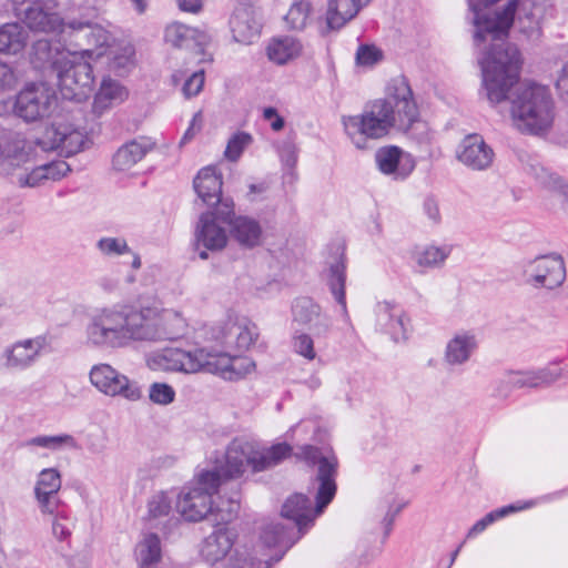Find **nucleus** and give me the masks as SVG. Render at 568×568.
<instances>
[{
	"label": "nucleus",
	"mask_w": 568,
	"mask_h": 568,
	"mask_svg": "<svg viewBox=\"0 0 568 568\" xmlns=\"http://www.w3.org/2000/svg\"><path fill=\"white\" fill-rule=\"evenodd\" d=\"M149 399L156 405L166 406L174 402L175 390L166 383L155 382L149 387Z\"/></svg>",
	"instance_id": "nucleus-50"
},
{
	"label": "nucleus",
	"mask_w": 568,
	"mask_h": 568,
	"mask_svg": "<svg viewBox=\"0 0 568 568\" xmlns=\"http://www.w3.org/2000/svg\"><path fill=\"white\" fill-rule=\"evenodd\" d=\"M106 54L110 57V70L123 74L133 63L134 50L131 45H116L114 42L108 49Z\"/></svg>",
	"instance_id": "nucleus-44"
},
{
	"label": "nucleus",
	"mask_w": 568,
	"mask_h": 568,
	"mask_svg": "<svg viewBox=\"0 0 568 568\" xmlns=\"http://www.w3.org/2000/svg\"><path fill=\"white\" fill-rule=\"evenodd\" d=\"M534 505L532 501L524 503V504H516V505H508L505 507H501L499 509H496L494 511H490L485 517H483L480 520L474 524V526L468 531V537L478 535L483 532L489 525L495 523L497 519H500L511 513L523 510L526 508H529Z\"/></svg>",
	"instance_id": "nucleus-45"
},
{
	"label": "nucleus",
	"mask_w": 568,
	"mask_h": 568,
	"mask_svg": "<svg viewBox=\"0 0 568 568\" xmlns=\"http://www.w3.org/2000/svg\"><path fill=\"white\" fill-rule=\"evenodd\" d=\"M3 138L4 134L0 131V174H11L16 169L34 161V142L14 139L3 145Z\"/></svg>",
	"instance_id": "nucleus-17"
},
{
	"label": "nucleus",
	"mask_w": 568,
	"mask_h": 568,
	"mask_svg": "<svg viewBox=\"0 0 568 568\" xmlns=\"http://www.w3.org/2000/svg\"><path fill=\"white\" fill-rule=\"evenodd\" d=\"M312 11V4L307 0L295 1L284 17L286 26L297 31L305 29L311 20Z\"/></svg>",
	"instance_id": "nucleus-43"
},
{
	"label": "nucleus",
	"mask_w": 568,
	"mask_h": 568,
	"mask_svg": "<svg viewBox=\"0 0 568 568\" xmlns=\"http://www.w3.org/2000/svg\"><path fill=\"white\" fill-rule=\"evenodd\" d=\"M196 357L200 362V371L203 369L209 373L220 375L224 379L232 376L230 374V364L233 356L227 353H216L205 348H197Z\"/></svg>",
	"instance_id": "nucleus-36"
},
{
	"label": "nucleus",
	"mask_w": 568,
	"mask_h": 568,
	"mask_svg": "<svg viewBox=\"0 0 568 568\" xmlns=\"http://www.w3.org/2000/svg\"><path fill=\"white\" fill-rule=\"evenodd\" d=\"M145 365L153 372L193 374L200 371L195 351L179 347H164L145 356Z\"/></svg>",
	"instance_id": "nucleus-11"
},
{
	"label": "nucleus",
	"mask_w": 568,
	"mask_h": 568,
	"mask_svg": "<svg viewBox=\"0 0 568 568\" xmlns=\"http://www.w3.org/2000/svg\"><path fill=\"white\" fill-rule=\"evenodd\" d=\"M63 37H68L72 51L89 60L105 55L113 43L112 34L104 27L83 20L69 21Z\"/></svg>",
	"instance_id": "nucleus-7"
},
{
	"label": "nucleus",
	"mask_w": 568,
	"mask_h": 568,
	"mask_svg": "<svg viewBox=\"0 0 568 568\" xmlns=\"http://www.w3.org/2000/svg\"><path fill=\"white\" fill-rule=\"evenodd\" d=\"M65 123H54L51 126L45 128L43 136L38 139L36 144L41 150H55L61 149L63 144V136L65 135Z\"/></svg>",
	"instance_id": "nucleus-47"
},
{
	"label": "nucleus",
	"mask_w": 568,
	"mask_h": 568,
	"mask_svg": "<svg viewBox=\"0 0 568 568\" xmlns=\"http://www.w3.org/2000/svg\"><path fill=\"white\" fill-rule=\"evenodd\" d=\"M89 59L69 50L54 62V73L61 95L67 100L82 101L92 91L94 75Z\"/></svg>",
	"instance_id": "nucleus-5"
},
{
	"label": "nucleus",
	"mask_w": 568,
	"mask_h": 568,
	"mask_svg": "<svg viewBox=\"0 0 568 568\" xmlns=\"http://www.w3.org/2000/svg\"><path fill=\"white\" fill-rule=\"evenodd\" d=\"M89 381L99 393L108 397L128 402H138L143 397L142 387L136 381L108 363L93 365L89 372Z\"/></svg>",
	"instance_id": "nucleus-8"
},
{
	"label": "nucleus",
	"mask_w": 568,
	"mask_h": 568,
	"mask_svg": "<svg viewBox=\"0 0 568 568\" xmlns=\"http://www.w3.org/2000/svg\"><path fill=\"white\" fill-rule=\"evenodd\" d=\"M64 129L65 135L63 136V144L61 150L69 155L82 151L88 142L85 133L69 123H65Z\"/></svg>",
	"instance_id": "nucleus-48"
},
{
	"label": "nucleus",
	"mask_w": 568,
	"mask_h": 568,
	"mask_svg": "<svg viewBox=\"0 0 568 568\" xmlns=\"http://www.w3.org/2000/svg\"><path fill=\"white\" fill-rule=\"evenodd\" d=\"M26 447H41L51 452H58L64 448L78 450L80 445L78 440L70 434L59 435H40L28 439Z\"/></svg>",
	"instance_id": "nucleus-40"
},
{
	"label": "nucleus",
	"mask_w": 568,
	"mask_h": 568,
	"mask_svg": "<svg viewBox=\"0 0 568 568\" xmlns=\"http://www.w3.org/2000/svg\"><path fill=\"white\" fill-rule=\"evenodd\" d=\"M202 128V114L201 112H197L194 114L192 122L189 126V129L185 131L184 135L181 139L180 144H185L189 141H191L194 135L201 130Z\"/></svg>",
	"instance_id": "nucleus-63"
},
{
	"label": "nucleus",
	"mask_w": 568,
	"mask_h": 568,
	"mask_svg": "<svg viewBox=\"0 0 568 568\" xmlns=\"http://www.w3.org/2000/svg\"><path fill=\"white\" fill-rule=\"evenodd\" d=\"M230 227L232 236L242 247L253 248L262 242V226L252 217L236 216L230 222Z\"/></svg>",
	"instance_id": "nucleus-30"
},
{
	"label": "nucleus",
	"mask_w": 568,
	"mask_h": 568,
	"mask_svg": "<svg viewBox=\"0 0 568 568\" xmlns=\"http://www.w3.org/2000/svg\"><path fill=\"white\" fill-rule=\"evenodd\" d=\"M229 23L233 39L239 43L248 44L258 34L253 10L245 3H239L234 8Z\"/></svg>",
	"instance_id": "nucleus-28"
},
{
	"label": "nucleus",
	"mask_w": 568,
	"mask_h": 568,
	"mask_svg": "<svg viewBox=\"0 0 568 568\" xmlns=\"http://www.w3.org/2000/svg\"><path fill=\"white\" fill-rule=\"evenodd\" d=\"M129 97L128 90L118 81L104 78L94 97L93 108L102 113L106 109L124 102Z\"/></svg>",
	"instance_id": "nucleus-32"
},
{
	"label": "nucleus",
	"mask_w": 568,
	"mask_h": 568,
	"mask_svg": "<svg viewBox=\"0 0 568 568\" xmlns=\"http://www.w3.org/2000/svg\"><path fill=\"white\" fill-rule=\"evenodd\" d=\"M295 457L315 467L308 491L315 498V506L304 494H294L288 497L283 507L282 516L294 521L300 532L311 525L333 500L337 490L336 478L338 474V458L331 448L312 445L302 446Z\"/></svg>",
	"instance_id": "nucleus-4"
},
{
	"label": "nucleus",
	"mask_w": 568,
	"mask_h": 568,
	"mask_svg": "<svg viewBox=\"0 0 568 568\" xmlns=\"http://www.w3.org/2000/svg\"><path fill=\"white\" fill-rule=\"evenodd\" d=\"M69 50H71V48H69L68 43L61 48L59 43H52L48 39H40L32 45V57L33 61L38 63L39 67L49 64L54 71V62L59 60V58L65 57Z\"/></svg>",
	"instance_id": "nucleus-38"
},
{
	"label": "nucleus",
	"mask_w": 568,
	"mask_h": 568,
	"mask_svg": "<svg viewBox=\"0 0 568 568\" xmlns=\"http://www.w3.org/2000/svg\"><path fill=\"white\" fill-rule=\"evenodd\" d=\"M280 156L286 166L293 168L297 162V148L290 141L284 142L280 148Z\"/></svg>",
	"instance_id": "nucleus-61"
},
{
	"label": "nucleus",
	"mask_w": 568,
	"mask_h": 568,
	"mask_svg": "<svg viewBox=\"0 0 568 568\" xmlns=\"http://www.w3.org/2000/svg\"><path fill=\"white\" fill-rule=\"evenodd\" d=\"M57 103L53 90L43 83L30 84L16 98L14 113L26 122L49 116Z\"/></svg>",
	"instance_id": "nucleus-9"
},
{
	"label": "nucleus",
	"mask_w": 568,
	"mask_h": 568,
	"mask_svg": "<svg viewBox=\"0 0 568 568\" xmlns=\"http://www.w3.org/2000/svg\"><path fill=\"white\" fill-rule=\"evenodd\" d=\"M375 161L378 170L395 180L407 178L415 169V160L397 146H384L376 151Z\"/></svg>",
	"instance_id": "nucleus-22"
},
{
	"label": "nucleus",
	"mask_w": 568,
	"mask_h": 568,
	"mask_svg": "<svg viewBox=\"0 0 568 568\" xmlns=\"http://www.w3.org/2000/svg\"><path fill=\"white\" fill-rule=\"evenodd\" d=\"M257 337L256 325L246 320L227 321L222 326L215 327L213 333V338L224 345L225 348L239 352L248 349Z\"/></svg>",
	"instance_id": "nucleus-16"
},
{
	"label": "nucleus",
	"mask_w": 568,
	"mask_h": 568,
	"mask_svg": "<svg viewBox=\"0 0 568 568\" xmlns=\"http://www.w3.org/2000/svg\"><path fill=\"white\" fill-rule=\"evenodd\" d=\"M231 211L206 212L201 214L195 230L196 247L210 251H220L226 246L227 235L223 226L217 223V215L226 217Z\"/></svg>",
	"instance_id": "nucleus-18"
},
{
	"label": "nucleus",
	"mask_w": 568,
	"mask_h": 568,
	"mask_svg": "<svg viewBox=\"0 0 568 568\" xmlns=\"http://www.w3.org/2000/svg\"><path fill=\"white\" fill-rule=\"evenodd\" d=\"M221 486L220 474L201 471L179 495L176 510L186 521H201L213 510L212 497Z\"/></svg>",
	"instance_id": "nucleus-6"
},
{
	"label": "nucleus",
	"mask_w": 568,
	"mask_h": 568,
	"mask_svg": "<svg viewBox=\"0 0 568 568\" xmlns=\"http://www.w3.org/2000/svg\"><path fill=\"white\" fill-rule=\"evenodd\" d=\"M478 342L471 331H459L447 342L444 352V363L449 367L465 365L476 352Z\"/></svg>",
	"instance_id": "nucleus-25"
},
{
	"label": "nucleus",
	"mask_w": 568,
	"mask_h": 568,
	"mask_svg": "<svg viewBox=\"0 0 568 568\" xmlns=\"http://www.w3.org/2000/svg\"><path fill=\"white\" fill-rule=\"evenodd\" d=\"M255 368V363L243 356H233L230 364V374L232 376L226 377L229 381H237L250 374Z\"/></svg>",
	"instance_id": "nucleus-53"
},
{
	"label": "nucleus",
	"mask_w": 568,
	"mask_h": 568,
	"mask_svg": "<svg viewBox=\"0 0 568 568\" xmlns=\"http://www.w3.org/2000/svg\"><path fill=\"white\" fill-rule=\"evenodd\" d=\"M28 32L18 22L4 23L0 27V52L16 54L24 49Z\"/></svg>",
	"instance_id": "nucleus-35"
},
{
	"label": "nucleus",
	"mask_w": 568,
	"mask_h": 568,
	"mask_svg": "<svg viewBox=\"0 0 568 568\" xmlns=\"http://www.w3.org/2000/svg\"><path fill=\"white\" fill-rule=\"evenodd\" d=\"M135 556L140 568H152L162 557L161 540L155 534L145 535L136 545Z\"/></svg>",
	"instance_id": "nucleus-39"
},
{
	"label": "nucleus",
	"mask_w": 568,
	"mask_h": 568,
	"mask_svg": "<svg viewBox=\"0 0 568 568\" xmlns=\"http://www.w3.org/2000/svg\"><path fill=\"white\" fill-rule=\"evenodd\" d=\"M182 312L158 306L111 305L95 308L84 328L85 343L98 349H120L132 343L174 342L187 334Z\"/></svg>",
	"instance_id": "nucleus-1"
},
{
	"label": "nucleus",
	"mask_w": 568,
	"mask_h": 568,
	"mask_svg": "<svg viewBox=\"0 0 568 568\" xmlns=\"http://www.w3.org/2000/svg\"><path fill=\"white\" fill-rule=\"evenodd\" d=\"M97 248L103 256L106 257H115L132 253L126 240L123 237H101L97 242Z\"/></svg>",
	"instance_id": "nucleus-49"
},
{
	"label": "nucleus",
	"mask_w": 568,
	"mask_h": 568,
	"mask_svg": "<svg viewBox=\"0 0 568 568\" xmlns=\"http://www.w3.org/2000/svg\"><path fill=\"white\" fill-rule=\"evenodd\" d=\"M204 84V72L196 71L191 77H189L182 88L183 94L186 98L194 97L199 94Z\"/></svg>",
	"instance_id": "nucleus-56"
},
{
	"label": "nucleus",
	"mask_w": 568,
	"mask_h": 568,
	"mask_svg": "<svg viewBox=\"0 0 568 568\" xmlns=\"http://www.w3.org/2000/svg\"><path fill=\"white\" fill-rule=\"evenodd\" d=\"M483 88L488 101L496 105L510 103L514 128L525 134H540L554 121V101L546 87L517 83L521 65L520 52L508 45L505 51L485 52L479 59Z\"/></svg>",
	"instance_id": "nucleus-2"
},
{
	"label": "nucleus",
	"mask_w": 568,
	"mask_h": 568,
	"mask_svg": "<svg viewBox=\"0 0 568 568\" xmlns=\"http://www.w3.org/2000/svg\"><path fill=\"white\" fill-rule=\"evenodd\" d=\"M45 182L42 164L33 168L29 173L20 174L18 183L21 186H39Z\"/></svg>",
	"instance_id": "nucleus-58"
},
{
	"label": "nucleus",
	"mask_w": 568,
	"mask_h": 568,
	"mask_svg": "<svg viewBox=\"0 0 568 568\" xmlns=\"http://www.w3.org/2000/svg\"><path fill=\"white\" fill-rule=\"evenodd\" d=\"M381 59V51L373 45H361L356 52V61L361 65H372Z\"/></svg>",
	"instance_id": "nucleus-60"
},
{
	"label": "nucleus",
	"mask_w": 568,
	"mask_h": 568,
	"mask_svg": "<svg viewBox=\"0 0 568 568\" xmlns=\"http://www.w3.org/2000/svg\"><path fill=\"white\" fill-rule=\"evenodd\" d=\"M47 345L44 336L18 341L3 353L4 366L10 369H26L32 366Z\"/></svg>",
	"instance_id": "nucleus-20"
},
{
	"label": "nucleus",
	"mask_w": 568,
	"mask_h": 568,
	"mask_svg": "<svg viewBox=\"0 0 568 568\" xmlns=\"http://www.w3.org/2000/svg\"><path fill=\"white\" fill-rule=\"evenodd\" d=\"M154 142L149 138L134 139L123 144L113 155V169L120 172L131 170L154 149Z\"/></svg>",
	"instance_id": "nucleus-27"
},
{
	"label": "nucleus",
	"mask_w": 568,
	"mask_h": 568,
	"mask_svg": "<svg viewBox=\"0 0 568 568\" xmlns=\"http://www.w3.org/2000/svg\"><path fill=\"white\" fill-rule=\"evenodd\" d=\"M252 136L246 132L235 133L227 142L224 155L230 161H237L243 151L251 144Z\"/></svg>",
	"instance_id": "nucleus-51"
},
{
	"label": "nucleus",
	"mask_w": 568,
	"mask_h": 568,
	"mask_svg": "<svg viewBox=\"0 0 568 568\" xmlns=\"http://www.w3.org/2000/svg\"><path fill=\"white\" fill-rule=\"evenodd\" d=\"M257 465L256 446L243 439H234L226 448L224 463L212 471L220 474L222 484L225 479L241 477L247 469L257 473Z\"/></svg>",
	"instance_id": "nucleus-12"
},
{
	"label": "nucleus",
	"mask_w": 568,
	"mask_h": 568,
	"mask_svg": "<svg viewBox=\"0 0 568 568\" xmlns=\"http://www.w3.org/2000/svg\"><path fill=\"white\" fill-rule=\"evenodd\" d=\"M293 347L298 355L308 361L316 357L313 338L306 333H300L293 337Z\"/></svg>",
	"instance_id": "nucleus-54"
},
{
	"label": "nucleus",
	"mask_w": 568,
	"mask_h": 568,
	"mask_svg": "<svg viewBox=\"0 0 568 568\" xmlns=\"http://www.w3.org/2000/svg\"><path fill=\"white\" fill-rule=\"evenodd\" d=\"M261 539L267 547H280L285 550L295 542L288 536V529L282 524L267 525L261 535Z\"/></svg>",
	"instance_id": "nucleus-46"
},
{
	"label": "nucleus",
	"mask_w": 568,
	"mask_h": 568,
	"mask_svg": "<svg viewBox=\"0 0 568 568\" xmlns=\"http://www.w3.org/2000/svg\"><path fill=\"white\" fill-rule=\"evenodd\" d=\"M23 23L34 32H60L65 33L67 23L44 1L31 2L22 13Z\"/></svg>",
	"instance_id": "nucleus-19"
},
{
	"label": "nucleus",
	"mask_w": 568,
	"mask_h": 568,
	"mask_svg": "<svg viewBox=\"0 0 568 568\" xmlns=\"http://www.w3.org/2000/svg\"><path fill=\"white\" fill-rule=\"evenodd\" d=\"M456 158L473 171H486L493 166L496 154L480 134L473 133L460 141Z\"/></svg>",
	"instance_id": "nucleus-13"
},
{
	"label": "nucleus",
	"mask_w": 568,
	"mask_h": 568,
	"mask_svg": "<svg viewBox=\"0 0 568 568\" xmlns=\"http://www.w3.org/2000/svg\"><path fill=\"white\" fill-rule=\"evenodd\" d=\"M61 474L57 468H44L38 474L34 496L43 514H54L60 505Z\"/></svg>",
	"instance_id": "nucleus-23"
},
{
	"label": "nucleus",
	"mask_w": 568,
	"mask_h": 568,
	"mask_svg": "<svg viewBox=\"0 0 568 568\" xmlns=\"http://www.w3.org/2000/svg\"><path fill=\"white\" fill-rule=\"evenodd\" d=\"M164 39L171 45L179 49L194 50L203 53L204 48L211 42V36L196 28L185 26L181 22H172L165 28Z\"/></svg>",
	"instance_id": "nucleus-24"
},
{
	"label": "nucleus",
	"mask_w": 568,
	"mask_h": 568,
	"mask_svg": "<svg viewBox=\"0 0 568 568\" xmlns=\"http://www.w3.org/2000/svg\"><path fill=\"white\" fill-rule=\"evenodd\" d=\"M398 129L406 131L412 138L416 139L419 143H429L430 133L426 122L418 120V110L408 125L398 126Z\"/></svg>",
	"instance_id": "nucleus-52"
},
{
	"label": "nucleus",
	"mask_w": 568,
	"mask_h": 568,
	"mask_svg": "<svg viewBox=\"0 0 568 568\" xmlns=\"http://www.w3.org/2000/svg\"><path fill=\"white\" fill-rule=\"evenodd\" d=\"M194 190L197 196L209 206L222 202V178L212 166L202 169L194 179Z\"/></svg>",
	"instance_id": "nucleus-29"
},
{
	"label": "nucleus",
	"mask_w": 568,
	"mask_h": 568,
	"mask_svg": "<svg viewBox=\"0 0 568 568\" xmlns=\"http://www.w3.org/2000/svg\"><path fill=\"white\" fill-rule=\"evenodd\" d=\"M562 378H568V371L559 363H549L537 369L511 371L506 374V382L519 388H547Z\"/></svg>",
	"instance_id": "nucleus-14"
},
{
	"label": "nucleus",
	"mask_w": 568,
	"mask_h": 568,
	"mask_svg": "<svg viewBox=\"0 0 568 568\" xmlns=\"http://www.w3.org/2000/svg\"><path fill=\"white\" fill-rule=\"evenodd\" d=\"M346 266L343 256L341 255L334 262L329 264L325 281L333 294L335 301L342 306L343 311L346 312V298H345V281H346Z\"/></svg>",
	"instance_id": "nucleus-37"
},
{
	"label": "nucleus",
	"mask_w": 568,
	"mask_h": 568,
	"mask_svg": "<svg viewBox=\"0 0 568 568\" xmlns=\"http://www.w3.org/2000/svg\"><path fill=\"white\" fill-rule=\"evenodd\" d=\"M293 322L307 328L315 336H325L332 326L331 317L310 297H298L292 304Z\"/></svg>",
	"instance_id": "nucleus-15"
},
{
	"label": "nucleus",
	"mask_w": 568,
	"mask_h": 568,
	"mask_svg": "<svg viewBox=\"0 0 568 568\" xmlns=\"http://www.w3.org/2000/svg\"><path fill=\"white\" fill-rule=\"evenodd\" d=\"M52 534L53 536L62 541L70 537L71 535V524L70 519L63 515L58 514L52 521Z\"/></svg>",
	"instance_id": "nucleus-57"
},
{
	"label": "nucleus",
	"mask_w": 568,
	"mask_h": 568,
	"mask_svg": "<svg viewBox=\"0 0 568 568\" xmlns=\"http://www.w3.org/2000/svg\"><path fill=\"white\" fill-rule=\"evenodd\" d=\"M178 8L187 13L197 14L203 10L204 0H175Z\"/></svg>",
	"instance_id": "nucleus-64"
},
{
	"label": "nucleus",
	"mask_w": 568,
	"mask_h": 568,
	"mask_svg": "<svg viewBox=\"0 0 568 568\" xmlns=\"http://www.w3.org/2000/svg\"><path fill=\"white\" fill-rule=\"evenodd\" d=\"M303 50L301 41L291 36L274 38L267 45V57L276 64H285L297 58Z\"/></svg>",
	"instance_id": "nucleus-34"
},
{
	"label": "nucleus",
	"mask_w": 568,
	"mask_h": 568,
	"mask_svg": "<svg viewBox=\"0 0 568 568\" xmlns=\"http://www.w3.org/2000/svg\"><path fill=\"white\" fill-rule=\"evenodd\" d=\"M375 313L376 325L381 332L389 335L395 343L407 339L409 320L402 308L388 302H379Z\"/></svg>",
	"instance_id": "nucleus-21"
},
{
	"label": "nucleus",
	"mask_w": 568,
	"mask_h": 568,
	"mask_svg": "<svg viewBox=\"0 0 568 568\" xmlns=\"http://www.w3.org/2000/svg\"><path fill=\"white\" fill-rule=\"evenodd\" d=\"M526 281L535 288L556 290L566 280V266L561 255L550 253L540 255L526 263Z\"/></svg>",
	"instance_id": "nucleus-10"
},
{
	"label": "nucleus",
	"mask_w": 568,
	"mask_h": 568,
	"mask_svg": "<svg viewBox=\"0 0 568 568\" xmlns=\"http://www.w3.org/2000/svg\"><path fill=\"white\" fill-rule=\"evenodd\" d=\"M292 453V447L288 444L280 443L266 449H258L256 447L257 466L256 470L263 471L271 467L276 466L283 459L288 457Z\"/></svg>",
	"instance_id": "nucleus-42"
},
{
	"label": "nucleus",
	"mask_w": 568,
	"mask_h": 568,
	"mask_svg": "<svg viewBox=\"0 0 568 568\" xmlns=\"http://www.w3.org/2000/svg\"><path fill=\"white\" fill-rule=\"evenodd\" d=\"M449 251L437 246H417L412 252L415 264L425 270L440 266L447 258Z\"/></svg>",
	"instance_id": "nucleus-41"
},
{
	"label": "nucleus",
	"mask_w": 568,
	"mask_h": 568,
	"mask_svg": "<svg viewBox=\"0 0 568 568\" xmlns=\"http://www.w3.org/2000/svg\"><path fill=\"white\" fill-rule=\"evenodd\" d=\"M362 0H327L326 22L329 29H339L356 17Z\"/></svg>",
	"instance_id": "nucleus-33"
},
{
	"label": "nucleus",
	"mask_w": 568,
	"mask_h": 568,
	"mask_svg": "<svg viewBox=\"0 0 568 568\" xmlns=\"http://www.w3.org/2000/svg\"><path fill=\"white\" fill-rule=\"evenodd\" d=\"M148 520L154 527L168 529L176 524L172 515V500L163 491L154 494L148 501Z\"/></svg>",
	"instance_id": "nucleus-31"
},
{
	"label": "nucleus",
	"mask_w": 568,
	"mask_h": 568,
	"mask_svg": "<svg viewBox=\"0 0 568 568\" xmlns=\"http://www.w3.org/2000/svg\"><path fill=\"white\" fill-rule=\"evenodd\" d=\"M18 78L12 68L0 62V94L16 88Z\"/></svg>",
	"instance_id": "nucleus-59"
},
{
	"label": "nucleus",
	"mask_w": 568,
	"mask_h": 568,
	"mask_svg": "<svg viewBox=\"0 0 568 568\" xmlns=\"http://www.w3.org/2000/svg\"><path fill=\"white\" fill-rule=\"evenodd\" d=\"M415 114L412 89L405 78L398 77L388 83L385 99L374 101L359 115L343 116V125L352 143L365 149L368 139L385 136L394 125H408Z\"/></svg>",
	"instance_id": "nucleus-3"
},
{
	"label": "nucleus",
	"mask_w": 568,
	"mask_h": 568,
	"mask_svg": "<svg viewBox=\"0 0 568 568\" xmlns=\"http://www.w3.org/2000/svg\"><path fill=\"white\" fill-rule=\"evenodd\" d=\"M237 534L226 526H219L202 544L201 556L209 564H216L231 551Z\"/></svg>",
	"instance_id": "nucleus-26"
},
{
	"label": "nucleus",
	"mask_w": 568,
	"mask_h": 568,
	"mask_svg": "<svg viewBox=\"0 0 568 568\" xmlns=\"http://www.w3.org/2000/svg\"><path fill=\"white\" fill-rule=\"evenodd\" d=\"M45 181H58L64 178L70 171V165L62 160L42 164Z\"/></svg>",
	"instance_id": "nucleus-55"
},
{
	"label": "nucleus",
	"mask_w": 568,
	"mask_h": 568,
	"mask_svg": "<svg viewBox=\"0 0 568 568\" xmlns=\"http://www.w3.org/2000/svg\"><path fill=\"white\" fill-rule=\"evenodd\" d=\"M263 118L270 121L271 128L274 131H281L284 128V119L278 114L275 108L268 106L263 110Z\"/></svg>",
	"instance_id": "nucleus-62"
}]
</instances>
